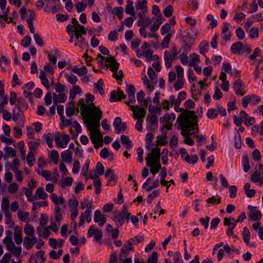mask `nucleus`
I'll return each mask as SVG.
<instances>
[{"mask_svg": "<svg viewBox=\"0 0 263 263\" xmlns=\"http://www.w3.org/2000/svg\"><path fill=\"white\" fill-rule=\"evenodd\" d=\"M198 117L195 115L194 111L184 110L177 118V122L178 123L179 129H181V135L186 138L184 142L190 146L194 144V141L189 137L192 135V130H198Z\"/></svg>", "mask_w": 263, "mask_h": 263, "instance_id": "obj_1", "label": "nucleus"}, {"mask_svg": "<svg viewBox=\"0 0 263 263\" xmlns=\"http://www.w3.org/2000/svg\"><path fill=\"white\" fill-rule=\"evenodd\" d=\"M102 112L97 108L93 112L90 113L89 115L85 117L86 118L85 123L87 125L89 130L92 128H98L100 126V120L102 118Z\"/></svg>", "mask_w": 263, "mask_h": 263, "instance_id": "obj_2", "label": "nucleus"}, {"mask_svg": "<svg viewBox=\"0 0 263 263\" xmlns=\"http://www.w3.org/2000/svg\"><path fill=\"white\" fill-rule=\"evenodd\" d=\"M129 217L130 213L127 212V208L124 207L120 212L114 211L111 219L119 228L121 227L124 223L125 219H129Z\"/></svg>", "mask_w": 263, "mask_h": 263, "instance_id": "obj_3", "label": "nucleus"}, {"mask_svg": "<svg viewBox=\"0 0 263 263\" xmlns=\"http://www.w3.org/2000/svg\"><path fill=\"white\" fill-rule=\"evenodd\" d=\"M250 180L259 185L263 184V163H258L255 167V171L251 176Z\"/></svg>", "mask_w": 263, "mask_h": 263, "instance_id": "obj_4", "label": "nucleus"}, {"mask_svg": "<svg viewBox=\"0 0 263 263\" xmlns=\"http://www.w3.org/2000/svg\"><path fill=\"white\" fill-rule=\"evenodd\" d=\"M178 54L179 52L177 51V49L175 46L173 47L170 51H165L164 52V59L166 67H171L173 61L178 59Z\"/></svg>", "mask_w": 263, "mask_h": 263, "instance_id": "obj_5", "label": "nucleus"}, {"mask_svg": "<svg viewBox=\"0 0 263 263\" xmlns=\"http://www.w3.org/2000/svg\"><path fill=\"white\" fill-rule=\"evenodd\" d=\"M78 106H80L81 114L84 117L87 115H89L90 113L95 111L98 108L95 106L93 103H91L88 105H86L85 101L84 99H81L79 100Z\"/></svg>", "mask_w": 263, "mask_h": 263, "instance_id": "obj_6", "label": "nucleus"}, {"mask_svg": "<svg viewBox=\"0 0 263 263\" xmlns=\"http://www.w3.org/2000/svg\"><path fill=\"white\" fill-rule=\"evenodd\" d=\"M251 49L248 45H243L240 42H237L231 45V51L238 55H241L245 52H250Z\"/></svg>", "mask_w": 263, "mask_h": 263, "instance_id": "obj_7", "label": "nucleus"}, {"mask_svg": "<svg viewBox=\"0 0 263 263\" xmlns=\"http://www.w3.org/2000/svg\"><path fill=\"white\" fill-rule=\"evenodd\" d=\"M160 148L155 147L152 150V152L147 155L145 158L146 164L147 162L152 163H158L160 159Z\"/></svg>", "mask_w": 263, "mask_h": 263, "instance_id": "obj_8", "label": "nucleus"}, {"mask_svg": "<svg viewBox=\"0 0 263 263\" xmlns=\"http://www.w3.org/2000/svg\"><path fill=\"white\" fill-rule=\"evenodd\" d=\"M106 62H108V66L110 67V70L114 72L113 77L118 80H122V78L117 73L119 68V64L116 62L114 57L109 56L106 59Z\"/></svg>", "mask_w": 263, "mask_h": 263, "instance_id": "obj_9", "label": "nucleus"}, {"mask_svg": "<svg viewBox=\"0 0 263 263\" xmlns=\"http://www.w3.org/2000/svg\"><path fill=\"white\" fill-rule=\"evenodd\" d=\"M246 86L245 83L240 79H237L233 84V89L237 96H243L245 93Z\"/></svg>", "mask_w": 263, "mask_h": 263, "instance_id": "obj_10", "label": "nucleus"}, {"mask_svg": "<svg viewBox=\"0 0 263 263\" xmlns=\"http://www.w3.org/2000/svg\"><path fill=\"white\" fill-rule=\"evenodd\" d=\"M24 114L20 107L17 105H16L13 110V120L17 124L23 125L24 123Z\"/></svg>", "mask_w": 263, "mask_h": 263, "instance_id": "obj_11", "label": "nucleus"}, {"mask_svg": "<svg viewBox=\"0 0 263 263\" xmlns=\"http://www.w3.org/2000/svg\"><path fill=\"white\" fill-rule=\"evenodd\" d=\"M255 206L249 205L248 209L250 210L249 217L252 221H259L261 218V212L256 210Z\"/></svg>", "mask_w": 263, "mask_h": 263, "instance_id": "obj_12", "label": "nucleus"}, {"mask_svg": "<svg viewBox=\"0 0 263 263\" xmlns=\"http://www.w3.org/2000/svg\"><path fill=\"white\" fill-rule=\"evenodd\" d=\"M229 25L227 22H224L221 31V37L222 39L221 44L225 45L227 42L230 40V32H228Z\"/></svg>", "mask_w": 263, "mask_h": 263, "instance_id": "obj_13", "label": "nucleus"}, {"mask_svg": "<svg viewBox=\"0 0 263 263\" xmlns=\"http://www.w3.org/2000/svg\"><path fill=\"white\" fill-rule=\"evenodd\" d=\"M146 122L148 123L147 125V129L151 132H153L154 128L152 126H157L158 119L156 115H148L146 119Z\"/></svg>", "mask_w": 263, "mask_h": 263, "instance_id": "obj_14", "label": "nucleus"}, {"mask_svg": "<svg viewBox=\"0 0 263 263\" xmlns=\"http://www.w3.org/2000/svg\"><path fill=\"white\" fill-rule=\"evenodd\" d=\"M115 132L117 134H119L122 131H124L127 127L125 122H122V120L119 117H116L113 123Z\"/></svg>", "mask_w": 263, "mask_h": 263, "instance_id": "obj_15", "label": "nucleus"}, {"mask_svg": "<svg viewBox=\"0 0 263 263\" xmlns=\"http://www.w3.org/2000/svg\"><path fill=\"white\" fill-rule=\"evenodd\" d=\"M92 235H93L94 239L98 241L102 239L103 233L101 231L96 229L95 226H91L88 231L87 236L91 237Z\"/></svg>", "mask_w": 263, "mask_h": 263, "instance_id": "obj_16", "label": "nucleus"}, {"mask_svg": "<svg viewBox=\"0 0 263 263\" xmlns=\"http://www.w3.org/2000/svg\"><path fill=\"white\" fill-rule=\"evenodd\" d=\"M248 117V115L245 111H241L238 116H233L234 123L236 125L240 126L243 122L245 123V120Z\"/></svg>", "mask_w": 263, "mask_h": 263, "instance_id": "obj_17", "label": "nucleus"}, {"mask_svg": "<svg viewBox=\"0 0 263 263\" xmlns=\"http://www.w3.org/2000/svg\"><path fill=\"white\" fill-rule=\"evenodd\" d=\"M48 197V194L44 191L43 187H39L35 192V195L28 200L32 201L37 199L45 200Z\"/></svg>", "mask_w": 263, "mask_h": 263, "instance_id": "obj_18", "label": "nucleus"}, {"mask_svg": "<svg viewBox=\"0 0 263 263\" xmlns=\"http://www.w3.org/2000/svg\"><path fill=\"white\" fill-rule=\"evenodd\" d=\"M134 251V248L132 246H128V244H124L121 249L120 253L119 254V259H123L126 257L130 251Z\"/></svg>", "mask_w": 263, "mask_h": 263, "instance_id": "obj_19", "label": "nucleus"}, {"mask_svg": "<svg viewBox=\"0 0 263 263\" xmlns=\"http://www.w3.org/2000/svg\"><path fill=\"white\" fill-rule=\"evenodd\" d=\"M91 211L90 209H87L84 213H82L80 216V222L79 223V226H82L83 225L86 219L87 222H90L91 221Z\"/></svg>", "mask_w": 263, "mask_h": 263, "instance_id": "obj_20", "label": "nucleus"}, {"mask_svg": "<svg viewBox=\"0 0 263 263\" xmlns=\"http://www.w3.org/2000/svg\"><path fill=\"white\" fill-rule=\"evenodd\" d=\"M37 242V239L34 235L33 236L25 237L24 240V245L27 250H30Z\"/></svg>", "mask_w": 263, "mask_h": 263, "instance_id": "obj_21", "label": "nucleus"}, {"mask_svg": "<svg viewBox=\"0 0 263 263\" xmlns=\"http://www.w3.org/2000/svg\"><path fill=\"white\" fill-rule=\"evenodd\" d=\"M94 221L100 226H103L106 221V218L105 215H102L100 210H97L95 212Z\"/></svg>", "mask_w": 263, "mask_h": 263, "instance_id": "obj_22", "label": "nucleus"}, {"mask_svg": "<svg viewBox=\"0 0 263 263\" xmlns=\"http://www.w3.org/2000/svg\"><path fill=\"white\" fill-rule=\"evenodd\" d=\"M90 134L91 141L93 143L96 144L99 141H102L103 135L99 132V128L93 129L90 132Z\"/></svg>", "mask_w": 263, "mask_h": 263, "instance_id": "obj_23", "label": "nucleus"}, {"mask_svg": "<svg viewBox=\"0 0 263 263\" xmlns=\"http://www.w3.org/2000/svg\"><path fill=\"white\" fill-rule=\"evenodd\" d=\"M136 112L133 115L134 119L137 120L138 119L143 120L146 114L145 109L143 107H140L138 106H136Z\"/></svg>", "mask_w": 263, "mask_h": 263, "instance_id": "obj_24", "label": "nucleus"}, {"mask_svg": "<svg viewBox=\"0 0 263 263\" xmlns=\"http://www.w3.org/2000/svg\"><path fill=\"white\" fill-rule=\"evenodd\" d=\"M126 95L124 94V93L119 90V91H112L111 92L110 100H113L114 101H117L121 100L123 99H125Z\"/></svg>", "mask_w": 263, "mask_h": 263, "instance_id": "obj_25", "label": "nucleus"}, {"mask_svg": "<svg viewBox=\"0 0 263 263\" xmlns=\"http://www.w3.org/2000/svg\"><path fill=\"white\" fill-rule=\"evenodd\" d=\"M78 27H79V28L76 27L73 32V35L77 40H79L81 37H82V34H86V30L83 26L78 25Z\"/></svg>", "mask_w": 263, "mask_h": 263, "instance_id": "obj_26", "label": "nucleus"}, {"mask_svg": "<svg viewBox=\"0 0 263 263\" xmlns=\"http://www.w3.org/2000/svg\"><path fill=\"white\" fill-rule=\"evenodd\" d=\"M14 238L17 245H20L23 241L22 236V231L18 227H16L14 229Z\"/></svg>", "mask_w": 263, "mask_h": 263, "instance_id": "obj_27", "label": "nucleus"}, {"mask_svg": "<svg viewBox=\"0 0 263 263\" xmlns=\"http://www.w3.org/2000/svg\"><path fill=\"white\" fill-rule=\"evenodd\" d=\"M67 97L64 93H60L59 95H53V103L57 104L58 103H64L66 100Z\"/></svg>", "mask_w": 263, "mask_h": 263, "instance_id": "obj_28", "label": "nucleus"}, {"mask_svg": "<svg viewBox=\"0 0 263 263\" xmlns=\"http://www.w3.org/2000/svg\"><path fill=\"white\" fill-rule=\"evenodd\" d=\"M241 165L243 170L245 173H247L250 169L249 158L247 155H243L242 157Z\"/></svg>", "mask_w": 263, "mask_h": 263, "instance_id": "obj_29", "label": "nucleus"}, {"mask_svg": "<svg viewBox=\"0 0 263 263\" xmlns=\"http://www.w3.org/2000/svg\"><path fill=\"white\" fill-rule=\"evenodd\" d=\"M144 240V237L142 236H136L133 238L129 239L127 241V244L128 246H132L133 247L134 245H137L139 243L142 242Z\"/></svg>", "mask_w": 263, "mask_h": 263, "instance_id": "obj_30", "label": "nucleus"}, {"mask_svg": "<svg viewBox=\"0 0 263 263\" xmlns=\"http://www.w3.org/2000/svg\"><path fill=\"white\" fill-rule=\"evenodd\" d=\"M72 156V152L68 150L65 151L61 153V157L63 161L66 163H71Z\"/></svg>", "mask_w": 263, "mask_h": 263, "instance_id": "obj_31", "label": "nucleus"}, {"mask_svg": "<svg viewBox=\"0 0 263 263\" xmlns=\"http://www.w3.org/2000/svg\"><path fill=\"white\" fill-rule=\"evenodd\" d=\"M70 70L79 76L84 75L87 72V70L85 67L78 68L76 66H74L70 69Z\"/></svg>", "mask_w": 263, "mask_h": 263, "instance_id": "obj_32", "label": "nucleus"}, {"mask_svg": "<svg viewBox=\"0 0 263 263\" xmlns=\"http://www.w3.org/2000/svg\"><path fill=\"white\" fill-rule=\"evenodd\" d=\"M133 1L131 0H128L127 2V5L126 6L125 11L128 14L135 16V13L134 11V7H133Z\"/></svg>", "mask_w": 263, "mask_h": 263, "instance_id": "obj_33", "label": "nucleus"}, {"mask_svg": "<svg viewBox=\"0 0 263 263\" xmlns=\"http://www.w3.org/2000/svg\"><path fill=\"white\" fill-rule=\"evenodd\" d=\"M41 80L42 84L46 88H49L50 86L49 85V81L46 77V73L44 71L41 70L39 76Z\"/></svg>", "mask_w": 263, "mask_h": 263, "instance_id": "obj_34", "label": "nucleus"}, {"mask_svg": "<svg viewBox=\"0 0 263 263\" xmlns=\"http://www.w3.org/2000/svg\"><path fill=\"white\" fill-rule=\"evenodd\" d=\"M175 119V115L174 114L170 115H166L163 117H161L160 119V123L164 124V123H169L170 122L173 121Z\"/></svg>", "mask_w": 263, "mask_h": 263, "instance_id": "obj_35", "label": "nucleus"}, {"mask_svg": "<svg viewBox=\"0 0 263 263\" xmlns=\"http://www.w3.org/2000/svg\"><path fill=\"white\" fill-rule=\"evenodd\" d=\"M246 218V214L245 212H242L239 216H238L237 220L231 218V229H233L238 222H242Z\"/></svg>", "mask_w": 263, "mask_h": 263, "instance_id": "obj_36", "label": "nucleus"}, {"mask_svg": "<svg viewBox=\"0 0 263 263\" xmlns=\"http://www.w3.org/2000/svg\"><path fill=\"white\" fill-rule=\"evenodd\" d=\"M224 252H226L227 253H229L230 252V247L229 246L228 244L226 245L223 247V249H220L219 250L217 253V257L218 260H220L222 259L224 255Z\"/></svg>", "mask_w": 263, "mask_h": 263, "instance_id": "obj_37", "label": "nucleus"}, {"mask_svg": "<svg viewBox=\"0 0 263 263\" xmlns=\"http://www.w3.org/2000/svg\"><path fill=\"white\" fill-rule=\"evenodd\" d=\"M75 112V104L73 102L71 101L69 103L66 109V115L68 117L72 116Z\"/></svg>", "mask_w": 263, "mask_h": 263, "instance_id": "obj_38", "label": "nucleus"}, {"mask_svg": "<svg viewBox=\"0 0 263 263\" xmlns=\"http://www.w3.org/2000/svg\"><path fill=\"white\" fill-rule=\"evenodd\" d=\"M100 155L102 158L104 159L110 157L109 159L110 160H112L114 159L113 154L110 152H109L108 149H107L106 148H104L101 150V151L100 153Z\"/></svg>", "mask_w": 263, "mask_h": 263, "instance_id": "obj_39", "label": "nucleus"}, {"mask_svg": "<svg viewBox=\"0 0 263 263\" xmlns=\"http://www.w3.org/2000/svg\"><path fill=\"white\" fill-rule=\"evenodd\" d=\"M24 232L26 234V237L33 236L34 234V230L32 225L27 224L24 228Z\"/></svg>", "mask_w": 263, "mask_h": 263, "instance_id": "obj_40", "label": "nucleus"}, {"mask_svg": "<svg viewBox=\"0 0 263 263\" xmlns=\"http://www.w3.org/2000/svg\"><path fill=\"white\" fill-rule=\"evenodd\" d=\"M136 10H147L146 0L138 1L135 5Z\"/></svg>", "mask_w": 263, "mask_h": 263, "instance_id": "obj_41", "label": "nucleus"}, {"mask_svg": "<svg viewBox=\"0 0 263 263\" xmlns=\"http://www.w3.org/2000/svg\"><path fill=\"white\" fill-rule=\"evenodd\" d=\"M143 55L148 61H150L153 59L155 60L158 59V57L157 55H153V51L152 50H147L146 51L143 52Z\"/></svg>", "mask_w": 263, "mask_h": 263, "instance_id": "obj_42", "label": "nucleus"}, {"mask_svg": "<svg viewBox=\"0 0 263 263\" xmlns=\"http://www.w3.org/2000/svg\"><path fill=\"white\" fill-rule=\"evenodd\" d=\"M184 159L188 163L194 164L197 162L198 160V157L196 155H192L190 156L188 154H186V155L184 157Z\"/></svg>", "mask_w": 263, "mask_h": 263, "instance_id": "obj_43", "label": "nucleus"}, {"mask_svg": "<svg viewBox=\"0 0 263 263\" xmlns=\"http://www.w3.org/2000/svg\"><path fill=\"white\" fill-rule=\"evenodd\" d=\"M10 201L8 198L6 197H3L2 202V210L6 213L9 212Z\"/></svg>", "mask_w": 263, "mask_h": 263, "instance_id": "obj_44", "label": "nucleus"}, {"mask_svg": "<svg viewBox=\"0 0 263 263\" xmlns=\"http://www.w3.org/2000/svg\"><path fill=\"white\" fill-rule=\"evenodd\" d=\"M121 141L123 144L125 145L126 149L132 148V142L129 140V138L125 135H122L121 136Z\"/></svg>", "mask_w": 263, "mask_h": 263, "instance_id": "obj_45", "label": "nucleus"}, {"mask_svg": "<svg viewBox=\"0 0 263 263\" xmlns=\"http://www.w3.org/2000/svg\"><path fill=\"white\" fill-rule=\"evenodd\" d=\"M234 146L236 148H240L241 146V139L239 133H236L234 134Z\"/></svg>", "mask_w": 263, "mask_h": 263, "instance_id": "obj_46", "label": "nucleus"}, {"mask_svg": "<svg viewBox=\"0 0 263 263\" xmlns=\"http://www.w3.org/2000/svg\"><path fill=\"white\" fill-rule=\"evenodd\" d=\"M5 149L6 151L5 157H14L16 156V151L14 148L6 146Z\"/></svg>", "mask_w": 263, "mask_h": 263, "instance_id": "obj_47", "label": "nucleus"}, {"mask_svg": "<svg viewBox=\"0 0 263 263\" xmlns=\"http://www.w3.org/2000/svg\"><path fill=\"white\" fill-rule=\"evenodd\" d=\"M162 23V22L161 21V18H157L154 24L151 27L150 29L151 32L155 33L156 31H157L159 29Z\"/></svg>", "mask_w": 263, "mask_h": 263, "instance_id": "obj_48", "label": "nucleus"}, {"mask_svg": "<svg viewBox=\"0 0 263 263\" xmlns=\"http://www.w3.org/2000/svg\"><path fill=\"white\" fill-rule=\"evenodd\" d=\"M209 47V42H201L199 45V50H200V53L202 54H205V53H206L208 50Z\"/></svg>", "mask_w": 263, "mask_h": 263, "instance_id": "obj_49", "label": "nucleus"}, {"mask_svg": "<svg viewBox=\"0 0 263 263\" xmlns=\"http://www.w3.org/2000/svg\"><path fill=\"white\" fill-rule=\"evenodd\" d=\"M27 162H28V164L29 166H32L35 161V159L34 158V153L32 151H29L28 155H27Z\"/></svg>", "mask_w": 263, "mask_h": 263, "instance_id": "obj_50", "label": "nucleus"}, {"mask_svg": "<svg viewBox=\"0 0 263 263\" xmlns=\"http://www.w3.org/2000/svg\"><path fill=\"white\" fill-rule=\"evenodd\" d=\"M184 82L185 80L183 79L178 78L174 84L175 89L177 91L183 88Z\"/></svg>", "mask_w": 263, "mask_h": 263, "instance_id": "obj_51", "label": "nucleus"}, {"mask_svg": "<svg viewBox=\"0 0 263 263\" xmlns=\"http://www.w3.org/2000/svg\"><path fill=\"white\" fill-rule=\"evenodd\" d=\"M17 216L20 220L22 221L27 222L28 220L29 213L23 211H18Z\"/></svg>", "mask_w": 263, "mask_h": 263, "instance_id": "obj_52", "label": "nucleus"}, {"mask_svg": "<svg viewBox=\"0 0 263 263\" xmlns=\"http://www.w3.org/2000/svg\"><path fill=\"white\" fill-rule=\"evenodd\" d=\"M62 141H61L60 143H59V146L64 148L66 147L67 144L69 142L70 140V138L68 135L66 134L63 135L62 136Z\"/></svg>", "mask_w": 263, "mask_h": 263, "instance_id": "obj_53", "label": "nucleus"}, {"mask_svg": "<svg viewBox=\"0 0 263 263\" xmlns=\"http://www.w3.org/2000/svg\"><path fill=\"white\" fill-rule=\"evenodd\" d=\"M40 142L39 141H29L28 143L30 151H32V152H33V151H35L36 149H37V148L40 146Z\"/></svg>", "mask_w": 263, "mask_h": 263, "instance_id": "obj_54", "label": "nucleus"}, {"mask_svg": "<svg viewBox=\"0 0 263 263\" xmlns=\"http://www.w3.org/2000/svg\"><path fill=\"white\" fill-rule=\"evenodd\" d=\"M258 29L256 27L252 28L249 31V36L251 39L257 38L258 36Z\"/></svg>", "mask_w": 263, "mask_h": 263, "instance_id": "obj_55", "label": "nucleus"}, {"mask_svg": "<svg viewBox=\"0 0 263 263\" xmlns=\"http://www.w3.org/2000/svg\"><path fill=\"white\" fill-rule=\"evenodd\" d=\"M246 15L242 12L236 13L233 17V20L237 24H239L242 20L245 18Z\"/></svg>", "mask_w": 263, "mask_h": 263, "instance_id": "obj_56", "label": "nucleus"}, {"mask_svg": "<svg viewBox=\"0 0 263 263\" xmlns=\"http://www.w3.org/2000/svg\"><path fill=\"white\" fill-rule=\"evenodd\" d=\"M172 36V33H168L167 35L164 37L161 46L163 48H166L168 47L169 43L170 42V39Z\"/></svg>", "mask_w": 263, "mask_h": 263, "instance_id": "obj_57", "label": "nucleus"}, {"mask_svg": "<svg viewBox=\"0 0 263 263\" xmlns=\"http://www.w3.org/2000/svg\"><path fill=\"white\" fill-rule=\"evenodd\" d=\"M199 61V57L194 53L191 56V59L189 61V65L190 66H195L196 62Z\"/></svg>", "mask_w": 263, "mask_h": 263, "instance_id": "obj_58", "label": "nucleus"}, {"mask_svg": "<svg viewBox=\"0 0 263 263\" xmlns=\"http://www.w3.org/2000/svg\"><path fill=\"white\" fill-rule=\"evenodd\" d=\"M158 258V255L156 252L153 251L147 259L148 263H157Z\"/></svg>", "mask_w": 263, "mask_h": 263, "instance_id": "obj_59", "label": "nucleus"}, {"mask_svg": "<svg viewBox=\"0 0 263 263\" xmlns=\"http://www.w3.org/2000/svg\"><path fill=\"white\" fill-rule=\"evenodd\" d=\"M236 36L239 40H243L245 36V33L241 27H238L235 31Z\"/></svg>", "mask_w": 263, "mask_h": 263, "instance_id": "obj_60", "label": "nucleus"}, {"mask_svg": "<svg viewBox=\"0 0 263 263\" xmlns=\"http://www.w3.org/2000/svg\"><path fill=\"white\" fill-rule=\"evenodd\" d=\"M103 81L102 79L99 80L97 83L95 84L96 88L99 91L100 95H103L104 93V90L102 88Z\"/></svg>", "mask_w": 263, "mask_h": 263, "instance_id": "obj_61", "label": "nucleus"}, {"mask_svg": "<svg viewBox=\"0 0 263 263\" xmlns=\"http://www.w3.org/2000/svg\"><path fill=\"white\" fill-rule=\"evenodd\" d=\"M55 90L58 93H64L65 90V87L64 85L60 82H57L54 84Z\"/></svg>", "mask_w": 263, "mask_h": 263, "instance_id": "obj_62", "label": "nucleus"}, {"mask_svg": "<svg viewBox=\"0 0 263 263\" xmlns=\"http://www.w3.org/2000/svg\"><path fill=\"white\" fill-rule=\"evenodd\" d=\"M18 189V184L15 182H13L9 185L8 187V191L10 194H13L17 192Z\"/></svg>", "mask_w": 263, "mask_h": 263, "instance_id": "obj_63", "label": "nucleus"}, {"mask_svg": "<svg viewBox=\"0 0 263 263\" xmlns=\"http://www.w3.org/2000/svg\"><path fill=\"white\" fill-rule=\"evenodd\" d=\"M31 42V37L28 35H26L24 37L23 40H22L21 44L23 46L25 47H28Z\"/></svg>", "mask_w": 263, "mask_h": 263, "instance_id": "obj_64", "label": "nucleus"}]
</instances>
